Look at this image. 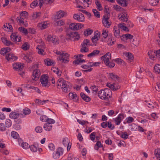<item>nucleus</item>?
Instances as JSON below:
<instances>
[{
	"mask_svg": "<svg viewBox=\"0 0 160 160\" xmlns=\"http://www.w3.org/2000/svg\"><path fill=\"white\" fill-rule=\"evenodd\" d=\"M98 95L101 99L104 100H108L110 98L112 95V92L109 89L105 88L99 91Z\"/></svg>",
	"mask_w": 160,
	"mask_h": 160,
	"instance_id": "1",
	"label": "nucleus"
},
{
	"mask_svg": "<svg viewBox=\"0 0 160 160\" xmlns=\"http://www.w3.org/2000/svg\"><path fill=\"white\" fill-rule=\"evenodd\" d=\"M111 55L110 52H108L105 55L101 57L106 65L108 67L112 68L114 67L115 65L114 63L112 62H110L109 60L111 59Z\"/></svg>",
	"mask_w": 160,
	"mask_h": 160,
	"instance_id": "2",
	"label": "nucleus"
},
{
	"mask_svg": "<svg viewBox=\"0 0 160 160\" xmlns=\"http://www.w3.org/2000/svg\"><path fill=\"white\" fill-rule=\"evenodd\" d=\"M57 86L58 89L62 88L63 92H67L68 91L69 87L68 86L66 81H58Z\"/></svg>",
	"mask_w": 160,
	"mask_h": 160,
	"instance_id": "3",
	"label": "nucleus"
},
{
	"mask_svg": "<svg viewBox=\"0 0 160 160\" xmlns=\"http://www.w3.org/2000/svg\"><path fill=\"white\" fill-rule=\"evenodd\" d=\"M83 25L80 23H72L70 24L69 28L73 30H76L82 28Z\"/></svg>",
	"mask_w": 160,
	"mask_h": 160,
	"instance_id": "4",
	"label": "nucleus"
},
{
	"mask_svg": "<svg viewBox=\"0 0 160 160\" xmlns=\"http://www.w3.org/2000/svg\"><path fill=\"white\" fill-rule=\"evenodd\" d=\"M69 55L68 53H62V54H60V56L58 57L59 60L62 61V62L64 63L68 62V58Z\"/></svg>",
	"mask_w": 160,
	"mask_h": 160,
	"instance_id": "5",
	"label": "nucleus"
},
{
	"mask_svg": "<svg viewBox=\"0 0 160 160\" xmlns=\"http://www.w3.org/2000/svg\"><path fill=\"white\" fill-rule=\"evenodd\" d=\"M125 116L123 113H120L118 117L115 118L113 120L116 125H119L124 118Z\"/></svg>",
	"mask_w": 160,
	"mask_h": 160,
	"instance_id": "6",
	"label": "nucleus"
},
{
	"mask_svg": "<svg viewBox=\"0 0 160 160\" xmlns=\"http://www.w3.org/2000/svg\"><path fill=\"white\" fill-rule=\"evenodd\" d=\"M47 40L49 42H52L54 44H57L59 43L58 38L54 35H48L47 38Z\"/></svg>",
	"mask_w": 160,
	"mask_h": 160,
	"instance_id": "7",
	"label": "nucleus"
},
{
	"mask_svg": "<svg viewBox=\"0 0 160 160\" xmlns=\"http://www.w3.org/2000/svg\"><path fill=\"white\" fill-rule=\"evenodd\" d=\"M5 58L8 61H14L18 59V57L12 53L9 52L6 55Z\"/></svg>",
	"mask_w": 160,
	"mask_h": 160,
	"instance_id": "8",
	"label": "nucleus"
},
{
	"mask_svg": "<svg viewBox=\"0 0 160 160\" xmlns=\"http://www.w3.org/2000/svg\"><path fill=\"white\" fill-rule=\"evenodd\" d=\"M107 86L113 91H116L120 88V86L117 82L107 83Z\"/></svg>",
	"mask_w": 160,
	"mask_h": 160,
	"instance_id": "9",
	"label": "nucleus"
},
{
	"mask_svg": "<svg viewBox=\"0 0 160 160\" xmlns=\"http://www.w3.org/2000/svg\"><path fill=\"white\" fill-rule=\"evenodd\" d=\"M73 18L75 20H77L78 22H83L85 20L84 15L80 13L79 14H74L73 15Z\"/></svg>",
	"mask_w": 160,
	"mask_h": 160,
	"instance_id": "10",
	"label": "nucleus"
},
{
	"mask_svg": "<svg viewBox=\"0 0 160 160\" xmlns=\"http://www.w3.org/2000/svg\"><path fill=\"white\" fill-rule=\"evenodd\" d=\"M109 18L108 15H104L103 16V19L102 20V23L104 25L108 28L111 25V22H110L108 20Z\"/></svg>",
	"mask_w": 160,
	"mask_h": 160,
	"instance_id": "11",
	"label": "nucleus"
},
{
	"mask_svg": "<svg viewBox=\"0 0 160 160\" xmlns=\"http://www.w3.org/2000/svg\"><path fill=\"white\" fill-rule=\"evenodd\" d=\"M12 40L16 43H18L20 41V38L18 37L17 32L13 33L10 36Z\"/></svg>",
	"mask_w": 160,
	"mask_h": 160,
	"instance_id": "12",
	"label": "nucleus"
},
{
	"mask_svg": "<svg viewBox=\"0 0 160 160\" xmlns=\"http://www.w3.org/2000/svg\"><path fill=\"white\" fill-rule=\"evenodd\" d=\"M41 73L40 70L39 69L36 68L33 71V73L32 75V80H35V79H38L40 76Z\"/></svg>",
	"mask_w": 160,
	"mask_h": 160,
	"instance_id": "13",
	"label": "nucleus"
},
{
	"mask_svg": "<svg viewBox=\"0 0 160 160\" xmlns=\"http://www.w3.org/2000/svg\"><path fill=\"white\" fill-rule=\"evenodd\" d=\"M76 33L75 32H71L67 33L65 36V38L67 40L74 41L75 35Z\"/></svg>",
	"mask_w": 160,
	"mask_h": 160,
	"instance_id": "14",
	"label": "nucleus"
},
{
	"mask_svg": "<svg viewBox=\"0 0 160 160\" xmlns=\"http://www.w3.org/2000/svg\"><path fill=\"white\" fill-rule=\"evenodd\" d=\"M19 116V114L18 113L14 112H11L10 113L9 115V117L10 118L14 119L16 122H17V123L19 124V121H18V120L16 121V120L18 119V118Z\"/></svg>",
	"mask_w": 160,
	"mask_h": 160,
	"instance_id": "15",
	"label": "nucleus"
},
{
	"mask_svg": "<svg viewBox=\"0 0 160 160\" xmlns=\"http://www.w3.org/2000/svg\"><path fill=\"white\" fill-rule=\"evenodd\" d=\"M68 97L70 99L73 100L75 102H77L78 101V97L77 94L74 92H70L68 94Z\"/></svg>",
	"mask_w": 160,
	"mask_h": 160,
	"instance_id": "16",
	"label": "nucleus"
},
{
	"mask_svg": "<svg viewBox=\"0 0 160 160\" xmlns=\"http://www.w3.org/2000/svg\"><path fill=\"white\" fill-rule=\"evenodd\" d=\"M66 15L67 13L63 11H59L57 12V14L55 16V19H57V20L59 19L60 18L66 16Z\"/></svg>",
	"mask_w": 160,
	"mask_h": 160,
	"instance_id": "17",
	"label": "nucleus"
},
{
	"mask_svg": "<svg viewBox=\"0 0 160 160\" xmlns=\"http://www.w3.org/2000/svg\"><path fill=\"white\" fill-rule=\"evenodd\" d=\"M44 61L45 64L47 66H54L55 64V61H54L53 60L50 59L49 58L45 59L44 60Z\"/></svg>",
	"mask_w": 160,
	"mask_h": 160,
	"instance_id": "18",
	"label": "nucleus"
},
{
	"mask_svg": "<svg viewBox=\"0 0 160 160\" xmlns=\"http://www.w3.org/2000/svg\"><path fill=\"white\" fill-rule=\"evenodd\" d=\"M11 51V49L9 47L4 48L1 49L0 54L3 55H6Z\"/></svg>",
	"mask_w": 160,
	"mask_h": 160,
	"instance_id": "19",
	"label": "nucleus"
},
{
	"mask_svg": "<svg viewBox=\"0 0 160 160\" xmlns=\"http://www.w3.org/2000/svg\"><path fill=\"white\" fill-rule=\"evenodd\" d=\"M120 19L123 22H127L128 20V16L127 14L125 12H122L120 17Z\"/></svg>",
	"mask_w": 160,
	"mask_h": 160,
	"instance_id": "20",
	"label": "nucleus"
},
{
	"mask_svg": "<svg viewBox=\"0 0 160 160\" xmlns=\"http://www.w3.org/2000/svg\"><path fill=\"white\" fill-rule=\"evenodd\" d=\"M80 96L82 99L86 102H88L91 100V98L83 92L80 93Z\"/></svg>",
	"mask_w": 160,
	"mask_h": 160,
	"instance_id": "21",
	"label": "nucleus"
},
{
	"mask_svg": "<svg viewBox=\"0 0 160 160\" xmlns=\"http://www.w3.org/2000/svg\"><path fill=\"white\" fill-rule=\"evenodd\" d=\"M64 24V21L63 20H56L54 23V25L56 26H63Z\"/></svg>",
	"mask_w": 160,
	"mask_h": 160,
	"instance_id": "22",
	"label": "nucleus"
},
{
	"mask_svg": "<svg viewBox=\"0 0 160 160\" xmlns=\"http://www.w3.org/2000/svg\"><path fill=\"white\" fill-rule=\"evenodd\" d=\"M109 75L110 78L113 80H115V79L119 80L122 79L121 77H119L113 73H109Z\"/></svg>",
	"mask_w": 160,
	"mask_h": 160,
	"instance_id": "23",
	"label": "nucleus"
},
{
	"mask_svg": "<svg viewBox=\"0 0 160 160\" xmlns=\"http://www.w3.org/2000/svg\"><path fill=\"white\" fill-rule=\"evenodd\" d=\"M118 4L122 7H126L129 2H128L127 0H117Z\"/></svg>",
	"mask_w": 160,
	"mask_h": 160,
	"instance_id": "24",
	"label": "nucleus"
},
{
	"mask_svg": "<svg viewBox=\"0 0 160 160\" xmlns=\"http://www.w3.org/2000/svg\"><path fill=\"white\" fill-rule=\"evenodd\" d=\"M13 69L16 71H19L20 70V63L19 62L14 63L12 65Z\"/></svg>",
	"mask_w": 160,
	"mask_h": 160,
	"instance_id": "25",
	"label": "nucleus"
},
{
	"mask_svg": "<svg viewBox=\"0 0 160 160\" xmlns=\"http://www.w3.org/2000/svg\"><path fill=\"white\" fill-rule=\"evenodd\" d=\"M89 46H93V45L90 44V40L88 39H85L81 45L82 47H88Z\"/></svg>",
	"mask_w": 160,
	"mask_h": 160,
	"instance_id": "26",
	"label": "nucleus"
},
{
	"mask_svg": "<svg viewBox=\"0 0 160 160\" xmlns=\"http://www.w3.org/2000/svg\"><path fill=\"white\" fill-rule=\"evenodd\" d=\"M100 52L99 50H94L92 52L87 55V56L89 58H91L95 56L98 55Z\"/></svg>",
	"mask_w": 160,
	"mask_h": 160,
	"instance_id": "27",
	"label": "nucleus"
},
{
	"mask_svg": "<svg viewBox=\"0 0 160 160\" xmlns=\"http://www.w3.org/2000/svg\"><path fill=\"white\" fill-rule=\"evenodd\" d=\"M150 58L153 59L156 56V51L153 50L149 51L148 53Z\"/></svg>",
	"mask_w": 160,
	"mask_h": 160,
	"instance_id": "28",
	"label": "nucleus"
},
{
	"mask_svg": "<svg viewBox=\"0 0 160 160\" xmlns=\"http://www.w3.org/2000/svg\"><path fill=\"white\" fill-rule=\"evenodd\" d=\"M1 40L2 42L7 46L12 45L13 44L10 41L8 40L7 38L5 37L1 38Z\"/></svg>",
	"mask_w": 160,
	"mask_h": 160,
	"instance_id": "29",
	"label": "nucleus"
},
{
	"mask_svg": "<svg viewBox=\"0 0 160 160\" xmlns=\"http://www.w3.org/2000/svg\"><path fill=\"white\" fill-rule=\"evenodd\" d=\"M52 125L49 124L48 123H45L44 124L43 126V128L44 129L47 131H49L52 130Z\"/></svg>",
	"mask_w": 160,
	"mask_h": 160,
	"instance_id": "30",
	"label": "nucleus"
},
{
	"mask_svg": "<svg viewBox=\"0 0 160 160\" xmlns=\"http://www.w3.org/2000/svg\"><path fill=\"white\" fill-rule=\"evenodd\" d=\"M48 101V100L42 101L41 100L37 99L35 100V103L39 105H42L44 103L47 102Z\"/></svg>",
	"mask_w": 160,
	"mask_h": 160,
	"instance_id": "31",
	"label": "nucleus"
},
{
	"mask_svg": "<svg viewBox=\"0 0 160 160\" xmlns=\"http://www.w3.org/2000/svg\"><path fill=\"white\" fill-rule=\"evenodd\" d=\"M69 141L68 138H64L62 141V144L64 146H66L68 145L67 147L68 150V149L69 150L71 146L69 148Z\"/></svg>",
	"mask_w": 160,
	"mask_h": 160,
	"instance_id": "32",
	"label": "nucleus"
},
{
	"mask_svg": "<svg viewBox=\"0 0 160 160\" xmlns=\"http://www.w3.org/2000/svg\"><path fill=\"white\" fill-rule=\"evenodd\" d=\"M103 147V145L101 143V142L99 141H98L95 145L94 148L95 150H98L99 148H102Z\"/></svg>",
	"mask_w": 160,
	"mask_h": 160,
	"instance_id": "33",
	"label": "nucleus"
},
{
	"mask_svg": "<svg viewBox=\"0 0 160 160\" xmlns=\"http://www.w3.org/2000/svg\"><path fill=\"white\" fill-rule=\"evenodd\" d=\"M11 136L13 138L19 139V134L16 132L13 131L11 132Z\"/></svg>",
	"mask_w": 160,
	"mask_h": 160,
	"instance_id": "34",
	"label": "nucleus"
},
{
	"mask_svg": "<svg viewBox=\"0 0 160 160\" xmlns=\"http://www.w3.org/2000/svg\"><path fill=\"white\" fill-rule=\"evenodd\" d=\"M28 12L26 11H22L21 12V17L23 18L24 19L28 18Z\"/></svg>",
	"mask_w": 160,
	"mask_h": 160,
	"instance_id": "35",
	"label": "nucleus"
},
{
	"mask_svg": "<svg viewBox=\"0 0 160 160\" xmlns=\"http://www.w3.org/2000/svg\"><path fill=\"white\" fill-rule=\"evenodd\" d=\"M154 69L155 72L158 74L160 73V65L158 64H156L154 67Z\"/></svg>",
	"mask_w": 160,
	"mask_h": 160,
	"instance_id": "36",
	"label": "nucleus"
},
{
	"mask_svg": "<svg viewBox=\"0 0 160 160\" xmlns=\"http://www.w3.org/2000/svg\"><path fill=\"white\" fill-rule=\"evenodd\" d=\"M59 155L61 156L63 155L64 152V150L61 147L58 148L56 151Z\"/></svg>",
	"mask_w": 160,
	"mask_h": 160,
	"instance_id": "37",
	"label": "nucleus"
},
{
	"mask_svg": "<svg viewBox=\"0 0 160 160\" xmlns=\"http://www.w3.org/2000/svg\"><path fill=\"white\" fill-rule=\"evenodd\" d=\"M81 67L82 68H83L85 69H87L86 70H85L84 71V72H91L92 71V68H90L89 69H87L89 68V66H88V64L84 65H82Z\"/></svg>",
	"mask_w": 160,
	"mask_h": 160,
	"instance_id": "38",
	"label": "nucleus"
},
{
	"mask_svg": "<svg viewBox=\"0 0 160 160\" xmlns=\"http://www.w3.org/2000/svg\"><path fill=\"white\" fill-rule=\"evenodd\" d=\"M41 83L43 87H48L50 84V83L48 81H41Z\"/></svg>",
	"mask_w": 160,
	"mask_h": 160,
	"instance_id": "39",
	"label": "nucleus"
},
{
	"mask_svg": "<svg viewBox=\"0 0 160 160\" xmlns=\"http://www.w3.org/2000/svg\"><path fill=\"white\" fill-rule=\"evenodd\" d=\"M90 89L92 90L93 93L96 94L98 91V87L95 85L92 86L90 87Z\"/></svg>",
	"mask_w": 160,
	"mask_h": 160,
	"instance_id": "40",
	"label": "nucleus"
},
{
	"mask_svg": "<svg viewBox=\"0 0 160 160\" xmlns=\"http://www.w3.org/2000/svg\"><path fill=\"white\" fill-rule=\"evenodd\" d=\"M126 56L127 57V59L129 60L130 62H131L133 60V57L131 53L130 52H128L126 53Z\"/></svg>",
	"mask_w": 160,
	"mask_h": 160,
	"instance_id": "41",
	"label": "nucleus"
},
{
	"mask_svg": "<svg viewBox=\"0 0 160 160\" xmlns=\"http://www.w3.org/2000/svg\"><path fill=\"white\" fill-rule=\"evenodd\" d=\"M21 48L24 50H28L29 48V45L28 42H25L22 45Z\"/></svg>",
	"mask_w": 160,
	"mask_h": 160,
	"instance_id": "42",
	"label": "nucleus"
},
{
	"mask_svg": "<svg viewBox=\"0 0 160 160\" xmlns=\"http://www.w3.org/2000/svg\"><path fill=\"white\" fill-rule=\"evenodd\" d=\"M93 32V31L92 30L88 28L84 31V34L85 36H88L91 34Z\"/></svg>",
	"mask_w": 160,
	"mask_h": 160,
	"instance_id": "43",
	"label": "nucleus"
},
{
	"mask_svg": "<svg viewBox=\"0 0 160 160\" xmlns=\"http://www.w3.org/2000/svg\"><path fill=\"white\" fill-rule=\"evenodd\" d=\"M38 0H35L33 1L30 5V7L32 8H34L38 5Z\"/></svg>",
	"mask_w": 160,
	"mask_h": 160,
	"instance_id": "44",
	"label": "nucleus"
},
{
	"mask_svg": "<svg viewBox=\"0 0 160 160\" xmlns=\"http://www.w3.org/2000/svg\"><path fill=\"white\" fill-rule=\"evenodd\" d=\"M108 31L104 30L102 31V32L101 35L102 37V39H103V38L105 39L107 37L108 35Z\"/></svg>",
	"mask_w": 160,
	"mask_h": 160,
	"instance_id": "45",
	"label": "nucleus"
},
{
	"mask_svg": "<svg viewBox=\"0 0 160 160\" xmlns=\"http://www.w3.org/2000/svg\"><path fill=\"white\" fill-rule=\"evenodd\" d=\"M159 0H150L149 3L152 6L156 5L158 2Z\"/></svg>",
	"mask_w": 160,
	"mask_h": 160,
	"instance_id": "46",
	"label": "nucleus"
},
{
	"mask_svg": "<svg viewBox=\"0 0 160 160\" xmlns=\"http://www.w3.org/2000/svg\"><path fill=\"white\" fill-rule=\"evenodd\" d=\"M23 113L25 115H29L31 113V110L29 108H26L23 110Z\"/></svg>",
	"mask_w": 160,
	"mask_h": 160,
	"instance_id": "47",
	"label": "nucleus"
},
{
	"mask_svg": "<svg viewBox=\"0 0 160 160\" xmlns=\"http://www.w3.org/2000/svg\"><path fill=\"white\" fill-rule=\"evenodd\" d=\"M12 125V122L10 119H6L5 121V125L7 128L10 127Z\"/></svg>",
	"mask_w": 160,
	"mask_h": 160,
	"instance_id": "48",
	"label": "nucleus"
},
{
	"mask_svg": "<svg viewBox=\"0 0 160 160\" xmlns=\"http://www.w3.org/2000/svg\"><path fill=\"white\" fill-rule=\"evenodd\" d=\"M24 18H21V26H23L25 27H28V24L26 21H24Z\"/></svg>",
	"mask_w": 160,
	"mask_h": 160,
	"instance_id": "49",
	"label": "nucleus"
},
{
	"mask_svg": "<svg viewBox=\"0 0 160 160\" xmlns=\"http://www.w3.org/2000/svg\"><path fill=\"white\" fill-rule=\"evenodd\" d=\"M95 3L96 5L97 6V9L99 11L102 10V8L101 5L100 3V2L98 1H95Z\"/></svg>",
	"mask_w": 160,
	"mask_h": 160,
	"instance_id": "50",
	"label": "nucleus"
},
{
	"mask_svg": "<svg viewBox=\"0 0 160 160\" xmlns=\"http://www.w3.org/2000/svg\"><path fill=\"white\" fill-rule=\"evenodd\" d=\"M92 11L94 14V16H95L98 18H100V12L96 9H92Z\"/></svg>",
	"mask_w": 160,
	"mask_h": 160,
	"instance_id": "51",
	"label": "nucleus"
},
{
	"mask_svg": "<svg viewBox=\"0 0 160 160\" xmlns=\"http://www.w3.org/2000/svg\"><path fill=\"white\" fill-rule=\"evenodd\" d=\"M125 120L127 123H130L133 122L134 119L132 117H129L126 118Z\"/></svg>",
	"mask_w": 160,
	"mask_h": 160,
	"instance_id": "52",
	"label": "nucleus"
},
{
	"mask_svg": "<svg viewBox=\"0 0 160 160\" xmlns=\"http://www.w3.org/2000/svg\"><path fill=\"white\" fill-rule=\"evenodd\" d=\"M48 118L47 116L45 115H42L40 118V120L42 122H47Z\"/></svg>",
	"mask_w": 160,
	"mask_h": 160,
	"instance_id": "53",
	"label": "nucleus"
},
{
	"mask_svg": "<svg viewBox=\"0 0 160 160\" xmlns=\"http://www.w3.org/2000/svg\"><path fill=\"white\" fill-rule=\"evenodd\" d=\"M40 12H36L33 14L32 16V18L33 19H35L36 18L39 17L41 15Z\"/></svg>",
	"mask_w": 160,
	"mask_h": 160,
	"instance_id": "54",
	"label": "nucleus"
},
{
	"mask_svg": "<svg viewBox=\"0 0 160 160\" xmlns=\"http://www.w3.org/2000/svg\"><path fill=\"white\" fill-rule=\"evenodd\" d=\"M100 33L99 32L97 31L94 32V37L92 38H93V39H96L99 40V38H100Z\"/></svg>",
	"mask_w": 160,
	"mask_h": 160,
	"instance_id": "55",
	"label": "nucleus"
},
{
	"mask_svg": "<svg viewBox=\"0 0 160 160\" xmlns=\"http://www.w3.org/2000/svg\"><path fill=\"white\" fill-rule=\"evenodd\" d=\"M30 150L32 152H36L38 150L37 147L34 145H31L29 146Z\"/></svg>",
	"mask_w": 160,
	"mask_h": 160,
	"instance_id": "56",
	"label": "nucleus"
},
{
	"mask_svg": "<svg viewBox=\"0 0 160 160\" xmlns=\"http://www.w3.org/2000/svg\"><path fill=\"white\" fill-rule=\"evenodd\" d=\"M85 62V61L84 59L77 58V60L73 61V63L76 64H78L80 62Z\"/></svg>",
	"mask_w": 160,
	"mask_h": 160,
	"instance_id": "57",
	"label": "nucleus"
},
{
	"mask_svg": "<svg viewBox=\"0 0 160 160\" xmlns=\"http://www.w3.org/2000/svg\"><path fill=\"white\" fill-rule=\"evenodd\" d=\"M114 35L115 36L118 38H119L120 37L119 33H120V29H119L118 30H115V29L114 28Z\"/></svg>",
	"mask_w": 160,
	"mask_h": 160,
	"instance_id": "58",
	"label": "nucleus"
},
{
	"mask_svg": "<svg viewBox=\"0 0 160 160\" xmlns=\"http://www.w3.org/2000/svg\"><path fill=\"white\" fill-rule=\"evenodd\" d=\"M21 146L24 149H27L28 148L29 145L28 143L26 142H23L22 143Z\"/></svg>",
	"mask_w": 160,
	"mask_h": 160,
	"instance_id": "59",
	"label": "nucleus"
},
{
	"mask_svg": "<svg viewBox=\"0 0 160 160\" xmlns=\"http://www.w3.org/2000/svg\"><path fill=\"white\" fill-rule=\"evenodd\" d=\"M122 133L120 135V137L124 140L128 138V135L126 132H122Z\"/></svg>",
	"mask_w": 160,
	"mask_h": 160,
	"instance_id": "60",
	"label": "nucleus"
},
{
	"mask_svg": "<svg viewBox=\"0 0 160 160\" xmlns=\"http://www.w3.org/2000/svg\"><path fill=\"white\" fill-rule=\"evenodd\" d=\"M113 8L115 10L118 11H121L123 10V8L117 5H114L113 6Z\"/></svg>",
	"mask_w": 160,
	"mask_h": 160,
	"instance_id": "61",
	"label": "nucleus"
},
{
	"mask_svg": "<svg viewBox=\"0 0 160 160\" xmlns=\"http://www.w3.org/2000/svg\"><path fill=\"white\" fill-rule=\"evenodd\" d=\"M35 131L37 133H40L42 132V127L38 126L36 127L35 128Z\"/></svg>",
	"mask_w": 160,
	"mask_h": 160,
	"instance_id": "62",
	"label": "nucleus"
},
{
	"mask_svg": "<svg viewBox=\"0 0 160 160\" xmlns=\"http://www.w3.org/2000/svg\"><path fill=\"white\" fill-rule=\"evenodd\" d=\"M96 134V132H93L90 134V138L92 141H93L95 140V138H96L95 135Z\"/></svg>",
	"mask_w": 160,
	"mask_h": 160,
	"instance_id": "63",
	"label": "nucleus"
},
{
	"mask_svg": "<svg viewBox=\"0 0 160 160\" xmlns=\"http://www.w3.org/2000/svg\"><path fill=\"white\" fill-rule=\"evenodd\" d=\"M155 154L157 157H158L159 160H160V149L155 150Z\"/></svg>",
	"mask_w": 160,
	"mask_h": 160,
	"instance_id": "64",
	"label": "nucleus"
}]
</instances>
